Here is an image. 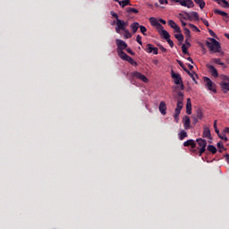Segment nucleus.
<instances>
[{
  "label": "nucleus",
  "instance_id": "obj_42",
  "mask_svg": "<svg viewBox=\"0 0 229 229\" xmlns=\"http://www.w3.org/2000/svg\"><path fill=\"white\" fill-rule=\"evenodd\" d=\"M182 51L184 55H189V51L187 50V47L185 45L182 46Z\"/></svg>",
  "mask_w": 229,
  "mask_h": 229
},
{
  "label": "nucleus",
  "instance_id": "obj_24",
  "mask_svg": "<svg viewBox=\"0 0 229 229\" xmlns=\"http://www.w3.org/2000/svg\"><path fill=\"white\" fill-rule=\"evenodd\" d=\"M194 3H196L199 6L200 10H203V8H205L206 4L204 0H194Z\"/></svg>",
  "mask_w": 229,
  "mask_h": 229
},
{
  "label": "nucleus",
  "instance_id": "obj_30",
  "mask_svg": "<svg viewBox=\"0 0 229 229\" xmlns=\"http://www.w3.org/2000/svg\"><path fill=\"white\" fill-rule=\"evenodd\" d=\"M126 12H128V13H139V10L132 7L126 8Z\"/></svg>",
  "mask_w": 229,
  "mask_h": 229
},
{
  "label": "nucleus",
  "instance_id": "obj_7",
  "mask_svg": "<svg viewBox=\"0 0 229 229\" xmlns=\"http://www.w3.org/2000/svg\"><path fill=\"white\" fill-rule=\"evenodd\" d=\"M184 15H186V17L188 18V21H199V14H198V13L196 12H191V13H184Z\"/></svg>",
  "mask_w": 229,
  "mask_h": 229
},
{
  "label": "nucleus",
  "instance_id": "obj_28",
  "mask_svg": "<svg viewBox=\"0 0 229 229\" xmlns=\"http://www.w3.org/2000/svg\"><path fill=\"white\" fill-rule=\"evenodd\" d=\"M119 4L122 6V8H124V6L130 5V0H123L119 2Z\"/></svg>",
  "mask_w": 229,
  "mask_h": 229
},
{
  "label": "nucleus",
  "instance_id": "obj_55",
  "mask_svg": "<svg viewBox=\"0 0 229 229\" xmlns=\"http://www.w3.org/2000/svg\"><path fill=\"white\" fill-rule=\"evenodd\" d=\"M180 21H181L182 28H185V26H187V22L183 21L182 19H180Z\"/></svg>",
  "mask_w": 229,
  "mask_h": 229
},
{
  "label": "nucleus",
  "instance_id": "obj_35",
  "mask_svg": "<svg viewBox=\"0 0 229 229\" xmlns=\"http://www.w3.org/2000/svg\"><path fill=\"white\" fill-rule=\"evenodd\" d=\"M127 62H128L129 64H131V65H134L135 67H137V65H138L137 62H136L135 60H133V58H131V57H130V56H129V58L127 59Z\"/></svg>",
  "mask_w": 229,
  "mask_h": 229
},
{
  "label": "nucleus",
  "instance_id": "obj_38",
  "mask_svg": "<svg viewBox=\"0 0 229 229\" xmlns=\"http://www.w3.org/2000/svg\"><path fill=\"white\" fill-rule=\"evenodd\" d=\"M184 35L187 38H191V30L187 28H184Z\"/></svg>",
  "mask_w": 229,
  "mask_h": 229
},
{
  "label": "nucleus",
  "instance_id": "obj_56",
  "mask_svg": "<svg viewBox=\"0 0 229 229\" xmlns=\"http://www.w3.org/2000/svg\"><path fill=\"white\" fill-rule=\"evenodd\" d=\"M185 44H186V46H189V47H191V43L189 42V38H186Z\"/></svg>",
  "mask_w": 229,
  "mask_h": 229
},
{
  "label": "nucleus",
  "instance_id": "obj_52",
  "mask_svg": "<svg viewBox=\"0 0 229 229\" xmlns=\"http://www.w3.org/2000/svg\"><path fill=\"white\" fill-rule=\"evenodd\" d=\"M160 4H169L168 0H159Z\"/></svg>",
  "mask_w": 229,
  "mask_h": 229
},
{
  "label": "nucleus",
  "instance_id": "obj_20",
  "mask_svg": "<svg viewBox=\"0 0 229 229\" xmlns=\"http://www.w3.org/2000/svg\"><path fill=\"white\" fill-rule=\"evenodd\" d=\"M161 30V31H159L160 35H162L163 38H165V40H167L169 38H171V35L169 34V32H167V30H164V29H159Z\"/></svg>",
  "mask_w": 229,
  "mask_h": 229
},
{
  "label": "nucleus",
  "instance_id": "obj_17",
  "mask_svg": "<svg viewBox=\"0 0 229 229\" xmlns=\"http://www.w3.org/2000/svg\"><path fill=\"white\" fill-rule=\"evenodd\" d=\"M183 146L184 148H188V146H191V148L194 149V148H196V142L194 141V140H188L184 141Z\"/></svg>",
  "mask_w": 229,
  "mask_h": 229
},
{
  "label": "nucleus",
  "instance_id": "obj_4",
  "mask_svg": "<svg viewBox=\"0 0 229 229\" xmlns=\"http://www.w3.org/2000/svg\"><path fill=\"white\" fill-rule=\"evenodd\" d=\"M128 27V23L124 21L117 19L115 31L116 33H121L122 31H126V28Z\"/></svg>",
  "mask_w": 229,
  "mask_h": 229
},
{
  "label": "nucleus",
  "instance_id": "obj_49",
  "mask_svg": "<svg viewBox=\"0 0 229 229\" xmlns=\"http://www.w3.org/2000/svg\"><path fill=\"white\" fill-rule=\"evenodd\" d=\"M173 30H174V31L176 33H182V30L180 29V26L176 25Z\"/></svg>",
  "mask_w": 229,
  "mask_h": 229
},
{
  "label": "nucleus",
  "instance_id": "obj_18",
  "mask_svg": "<svg viewBox=\"0 0 229 229\" xmlns=\"http://www.w3.org/2000/svg\"><path fill=\"white\" fill-rule=\"evenodd\" d=\"M203 137H205L206 139H212V135L210 134V129L207 126H204Z\"/></svg>",
  "mask_w": 229,
  "mask_h": 229
},
{
  "label": "nucleus",
  "instance_id": "obj_63",
  "mask_svg": "<svg viewBox=\"0 0 229 229\" xmlns=\"http://www.w3.org/2000/svg\"><path fill=\"white\" fill-rule=\"evenodd\" d=\"M153 64H155V65H158V60H154Z\"/></svg>",
  "mask_w": 229,
  "mask_h": 229
},
{
  "label": "nucleus",
  "instance_id": "obj_31",
  "mask_svg": "<svg viewBox=\"0 0 229 229\" xmlns=\"http://www.w3.org/2000/svg\"><path fill=\"white\" fill-rule=\"evenodd\" d=\"M153 49H154L153 45L148 44L147 47H146V48H145V51H146L147 53H153Z\"/></svg>",
  "mask_w": 229,
  "mask_h": 229
},
{
  "label": "nucleus",
  "instance_id": "obj_61",
  "mask_svg": "<svg viewBox=\"0 0 229 229\" xmlns=\"http://www.w3.org/2000/svg\"><path fill=\"white\" fill-rule=\"evenodd\" d=\"M188 67H189L190 71H192V69H194V66H192L191 64H188Z\"/></svg>",
  "mask_w": 229,
  "mask_h": 229
},
{
  "label": "nucleus",
  "instance_id": "obj_22",
  "mask_svg": "<svg viewBox=\"0 0 229 229\" xmlns=\"http://www.w3.org/2000/svg\"><path fill=\"white\" fill-rule=\"evenodd\" d=\"M214 13H216L217 15H221L222 17H225V19H229L228 13H225L219 9H215Z\"/></svg>",
  "mask_w": 229,
  "mask_h": 229
},
{
  "label": "nucleus",
  "instance_id": "obj_32",
  "mask_svg": "<svg viewBox=\"0 0 229 229\" xmlns=\"http://www.w3.org/2000/svg\"><path fill=\"white\" fill-rule=\"evenodd\" d=\"M185 137H187V131H182L179 133V139H180V140H183L185 139Z\"/></svg>",
  "mask_w": 229,
  "mask_h": 229
},
{
  "label": "nucleus",
  "instance_id": "obj_29",
  "mask_svg": "<svg viewBox=\"0 0 229 229\" xmlns=\"http://www.w3.org/2000/svg\"><path fill=\"white\" fill-rule=\"evenodd\" d=\"M174 37L176 38V39L179 41V42H183V34H182V32H180L179 34H174Z\"/></svg>",
  "mask_w": 229,
  "mask_h": 229
},
{
  "label": "nucleus",
  "instance_id": "obj_58",
  "mask_svg": "<svg viewBox=\"0 0 229 229\" xmlns=\"http://www.w3.org/2000/svg\"><path fill=\"white\" fill-rule=\"evenodd\" d=\"M181 19H182V21H189V18L187 17V15L182 16Z\"/></svg>",
  "mask_w": 229,
  "mask_h": 229
},
{
  "label": "nucleus",
  "instance_id": "obj_59",
  "mask_svg": "<svg viewBox=\"0 0 229 229\" xmlns=\"http://www.w3.org/2000/svg\"><path fill=\"white\" fill-rule=\"evenodd\" d=\"M187 60H188V62H191V64H194V61L192 60L191 57H188Z\"/></svg>",
  "mask_w": 229,
  "mask_h": 229
},
{
  "label": "nucleus",
  "instance_id": "obj_37",
  "mask_svg": "<svg viewBox=\"0 0 229 229\" xmlns=\"http://www.w3.org/2000/svg\"><path fill=\"white\" fill-rule=\"evenodd\" d=\"M140 32L142 33V35H145L146 36V31H148V29H146V27L145 26H143V25H140Z\"/></svg>",
  "mask_w": 229,
  "mask_h": 229
},
{
  "label": "nucleus",
  "instance_id": "obj_40",
  "mask_svg": "<svg viewBox=\"0 0 229 229\" xmlns=\"http://www.w3.org/2000/svg\"><path fill=\"white\" fill-rule=\"evenodd\" d=\"M176 25L177 24H176V22H174V21H173V20L168 21V26H170V28L174 29Z\"/></svg>",
  "mask_w": 229,
  "mask_h": 229
},
{
  "label": "nucleus",
  "instance_id": "obj_44",
  "mask_svg": "<svg viewBox=\"0 0 229 229\" xmlns=\"http://www.w3.org/2000/svg\"><path fill=\"white\" fill-rule=\"evenodd\" d=\"M157 47H159L160 51H162V53H167V49L164 47V46L157 45Z\"/></svg>",
  "mask_w": 229,
  "mask_h": 229
},
{
  "label": "nucleus",
  "instance_id": "obj_11",
  "mask_svg": "<svg viewBox=\"0 0 229 229\" xmlns=\"http://www.w3.org/2000/svg\"><path fill=\"white\" fill-rule=\"evenodd\" d=\"M220 89L224 94H228L229 91V82L222 81L220 82Z\"/></svg>",
  "mask_w": 229,
  "mask_h": 229
},
{
  "label": "nucleus",
  "instance_id": "obj_14",
  "mask_svg": "<svg viewBox=\"0 0 229 229\" xmlns=\"http://www.w3.org/2000/svg\"><path fill=\"white\" fill-rule=\"evenodd\" d=\"M159 112L162 114V115H165V114H167V106L165 105V102H160Z\"/></svg>",
  "mask_w": 229,
  "mask_h": 229
},
{
  "label": "nucleus",
  "instance_id": "obj_1",
  "mask_svg": "<svg viewBox=\"0 0 229 229\" xmlns=\"http://www.w3.org/2000/svg\"><path fill=\"white\" fill-rule=\"evenodd\" d=\"M209 41H206V46L208 47L209 51H213V53H221V44L216 38H209Z\"/></svg>",
  "mask_w": 229,
  "mask_h": 229
},
{
  "label": "nucleus",
  "instance_id": "obj_19",
  "mask_svg": "<svg viewBox=\"0 0 229 229\" xmlns=\"http://www.w3.org/2000/svg\"><path fill=\"white\" fill-rule=\"evenodd\" d=\"M183 125L186 130L191 128V118H189V116L183 117Z\"/></svg>",
  "mask_w": 229,
  "mask_h": 229
},
{
  "label": "nucleus",
  "instance_id": "obj_51",
  "mask_svg": "<svg viewBox=\"0 0 229 229\" xmlns=\"http://www.w3.org/2000/svg\"><path fill=\"white\" fill-rule=\"evenodd\" d=\"M111 15H112V17H114V19H115L116 21H117V19H119V15H117V13H114V12H111Z\"/></svg>",
  "mask_w": 229,
  "mask_h": 229
},
{
  "label": "nucleus",
  "instance_id": "obj_12",
  "mask_svg": "<svg viewBox=\"0 0 229 229\" xmlns=\"http://www.w3.org/2000/svg\"><path fill=\"white\" fill-rule=\"evenodd\" d=\"M149 22L152 26H157V30H164V26H162V24H160V22H158V21H157V19L151 17L149 19Z\"/></svg>",
  "mask_w": 229,
  "mask_h": 229
},
{
  "label": "nucleus",
  "instance_id": "obj_36",
  "mask_svg": "<svg viewBox=\"0 0 229 229\" xmlns=\"http://www.w3.org/2000/svg\"><path fill=\"white\" fill-rule=\"evenodd\" d=\"M216 146L219 149V153H223V151H225V146L223 145V142H218Z\"/></svg>",
  "mask_w": 229,
  "mask_h": 229
},
{
  "label": "nucleus",
  "instance_id": "obj_33",
  "mask_svg": "<svg viewBox=\"0 0 229 229\" xmlns=\"http://www.w3.org/2000/svg\"><path fill=\"white\" fill-rule=\"evenodd\" d=\"M177 64L180 65V67H182V69H183L185 72H189V70L187 69V67H185V64H183L182 61L177 60Z\"/></svg>",
  "mask_w": 229,
  "mask_h": 229
},
{
  "label": "nucleus",
  "instance_id": "obj_45",
  "mask_svg": "<svg viewBox=\"0 0 229 229\" xmlns=\"http://www.w3.org/2000/svg\"><path fill=\"white\" fill-rule=\"evenodd\" d=\"M166 42L169 44L170 47H174V43L173 42V40H171V38H168V39H166Z\"/></svg>",
  "mask_w": 229,
  "mask_h": 229
},
{
  "label": "nucleus",
  "instance_id": "obj_41",
  "mask_svg": "<svg viewBox=\"0 0 229 229\" xmlns=\"http://www.w3.org/2000/svg\"><path fill=\"white\" fill-rule=\"evenodd\" d=\"M136 42H138V44H140V46H142V36L138 35L136 37Z\"/></svg>",
  "mask_w": 229,
  "mask_h": 229
},
{
  "label": "nucleus",
  "instance_id": "obj_21",
  "mask_svg": "<svg viewBox=\"0 0 229 229\" xmlns=\"http://www.w3.org/2000/svg\"><path fill=\"white\" fill-rule=\"evenodd\" d=\"M217 4L223 6V8H229V3L226 0H214Z\"/></svg>",
  "mask_w": 229,
  "mask_h": 229
},
{
  "label": "nucleus",
  "instance_id": "obj_54",
  "mask_svg": "<svg viewBox=\"0 0 229 229\" xmlns=\"http://www.w3.org/2000/svg\"><path fill=\"white\" fill-rule=\"evenodd\" d=\"M152 53H153L154 55H158V48L154 47V48H153V50H152Z\"/></svg>",
  "mask_w": 229,
  "mask_h": 229
},
{
  "label": "nucleus",
  "instance_id": "obj_6",
  "mask_svg": "<svg viewBox=\"0 0 229 229\" xmlns=\"http://www.w3.org/2000/svg\"><path fill=\"white\" fill-rule=\"evenodd\" d=\"M131 74L132 78H136V80H140V81H143V83H148V77H146L140 72H132Z\"/></svg>",
  "mask_w": 229,
  "mask_h": 229
},
{
  "label": "nucleus",
  "instance_id": "obj_47",
  "mask_svg": "<svg viewBox=\"0 0 229 229\" xmlns=\"http://www.w3.org/2000/svg\"><path fill=\"white\" fill-rule=\"evenodd\" d=\"M218 137H219V139H221L222 140H225V142L228 140V138L226 137V135H221V134H219V132H218Z\"/></svg>",
  "mask_w": 229,
  "mask_h": 229
},
{
  "label": "nucleus",
  "instance_id": "obj_8",
  "mask_svg": "<svg viewBox=\"0 0 229 229\" xmlns=\"http://www.w3.org/2000/svg\"><path fill=\"white\" fill-rule=\"evenodd\" d=\"M204 81L206 83V87L208 89V90H211L212 92H216L214 82H212V80L208 77H204Z\"/></svg>",
  "mask_w": 229,
  "mask_h": 229
},
{
  "label": "nucleus",
  "instance_id": "obj_25",
  "mask_svg": "<svg viewBox=\"0 0 229 229\" xmlns=\"http://www.w3.org/2000/svg\"><path fill=\"white\" fill-rule=\"evenodd\" d=\"M212 64H216V65L225 66V63L221 62V58H213Z\"/></svg>",
  "mask_w": 229,
  "mask_h": 229
},
{
  "label": "nucleus",
  "instance_id": "obj_50",
  "mask_svg": "<svg viewBox=\"0 0 229 229\" xmlns=\"http://www.w3.org/2000/svg\"><path fill=\"white\" fill-rule=\"evenodd\" d=\"M222 81H225V82L229 83V77L226 75L222 76Z\"/></svg>",
  "mask_w": 229,
  "mask_h": 229
},
{
  "label": "nucleus",
  "instance_id": "obj_23",
  "mask_svg": "<svg viewBox=\"0 0 229 229\" xmlns=\"http://www.w3.org/2000/svg\"><path fill=\"white\" fill-rule=\"evenodd\" d=\"M139 28H140L139 22H133L131 24V31H132V33H137Z\"/></svg>",
  "mask_w": 229,
  "mask_h": 229
},
{
  "label": "nucleus",
  "instance_id": "obj_13",
  "mask_svg": "<svg viewBox=\"0 0 229 229\" xmlns=\"http://www.w3.org/2000/svg\"><path fill=\"white\" fill-rule=\"evenodd\" d=\"M182 108H183V100H177V107L175 108L174 115H180Z\"/></svg>",
  "mask_w": 229,
  "mask_h": 229
},
{
  "label": "nucleus",
  "instance_id": "obj_2",
  "mask_svg": "<svg viewBox=\"0 0 229 229\" xmlns=\"http://www.w3.org/2000/svg\"><path fill=\"white\" fill-rule=\"evenodd\" d=\"M171 76L174 80V83H175V85H181V90H183V89H185V86L183 85V81L182 80V76L180 75V73H176L174 70H172Z\"/></svg>",
  "mask_w": 229,
  "mask_h": 229
},
{
  "label": "nucleus",
  "instance_id": "obj_43",
  "mask_svg": "<svg viewBox=\"0 0 229 229\" xmlns=\"http://www.w3.org/2000/svg\"><path fill=\"white\" fill-rule=\"evenodd\" d=\"M214 129L216 133L219 134V130L217 129V120H215L214 122Z\"/></svg>",
  "mask_w": 229,
  "mask_h": 229
},
{
  "label": "nucleus",
  "instance_id": "obj_34",
  "mask_svg": "<svg viewBox=\"0 0 229 229\" xmlns=\"http://www.w3.org/2000/svg\"><path fill=\"white\" fill-rule=\"evenodd\" d=\"M176 99L177 101H183V92L178 91Z\"/></svg>",
  "mask_w": 229,
  "mask_h": 229
},
{
  "label": "nucleus",
  "instance_id": "obj_62",
  "mask_svg": "<svg viewBox=\"0 0 229 229\" xmlns=\"http://www.w3.org/2000/svg\"><path fill=\"white\" fill-rule=\"evenodd\" d=\"M225 158H226V160H227V164H229V154H227V155L225 156Z\"/></svg>",
  "mask_w": 229,
  "mask_h": 229
},
{
  "label": "nucleus",
  "instance_id": "obj_48",
  "mask_svg": "<svg viewBox=\"0 0 229 229\" xmlns=\"http://www.w3.org/2000/svg\"><path fill=\"white\" fill-rule=\"evenodd\" d=\"M208 33L211 37H214V38H217V35H216V32H214V30H208Z\"/></svg>",
  "mask_w": 229,
  "mask_h": 229
},
{
  "label": "nucleus",
  "instance_id": "obj_46",
  "mask_svg": "<svg viewBox=\"0 0 229 229\" xmlns=\"http://www.w3.org/2000/svg\"><path fill=\"white\" fill-rule=\"evenodd\" d=\"M186 72L193 80V81H196V77H194V74H196V73H191L189 70Z\"/></svg>",
  "mask_w": 229,
  "mask_h": 229
},
{
  "label": "nucleus",
  "instance_id": "obj_39",
  "mask_svg": "<svg viewBox=\"0 0 229 229\" xmlns=\"http://www.w3.org/2000/svg\"><path fill=\"white\" fill-rule=\"evenodd\" d=\"M123 31L125 33V35H124L125 38H131V34L130 30L125 29V30H123Z\"/></svg>",
  "mask_w": 229,
  "mask_h": 229
},
{
  "label": "nucleus",
  "instance_id": "obj_10",
  "mask_svg": "<svg viewBox=\"0 0 229 229\" xmlns=\"http://www.w3.org/2000/svg\"><path fill=\"white\" fill-rule=\"evenodd\" d=\"M117 51H123L128 47V44L124 42L123 39H116Z\"/></svg>",
  "mask_w": 229,
  "mask_h": 229
},
{
  "label": "nucleus",
  "instance_id": "obj_57",
  "mask_svg": "<svg viewBox=\"0 0 229 229\" xmlns=\"http://www.w3.org/2000/svg\"><path fill=\"white\" fill-rule=\"evenodd\" d=\"M159 22H161V24H166L165 20L164 19H159Z\"/></svg>",
  "mask_w": 229,
  "mask_h": 229
},
{
  "label": "nucleus",
  "instance_id": "obj_53",
  "mask_svg": "<svg viewBox=\"0 0 229 229\" xmlns=\"http://www.w3.org/2000/svg\"><path fill=\"white\" fill-rule=\"evenodd\" d=\"M127 53H129V55H131L132 56L135 55V54L133 53L132 50H131V48H126Z\"/></svg>",
  "mask_w": 229,
  "mask_h": 229
},
{
  "label": "nucleus",
  "instance_id": "obj_60",
  "mask_svg": "<svg viewBox=\"0 0 229 229\" xmlns=\"http://www.w3.org/2000/svg\"><path fill=\"white\" fill-rule=\"evenodd\" d=\"M203 24H205V26L208 27V21L207 20H203Z\"/></svg>",
  "mask_w": 229,
  "mask_h": 229
},
{
  "label": "nucleus",
  "instance_id": "obj_9",
  "mask_svg": "<svg viewBox=\"0 0 229 229\" xmlns=\"http://www.w3.org/2000/svg\"><path fill=\"white\" fill-rule=\"evenodd\" d=\"M207 69L209 70V72L213 76V78H219V72H217V69L212 64H206Z\"/></svg>",
  "mask_w": 229,
  "mask_h": 229
},
{
  "label": "nucleus",
  "instance_id": "obj_27",
  "mask_svg": "<svg viewBox=\"0 0 229 229\" xmlns=\"http://www.w3.org/2000/svg\"><path fill=\"white\" fill-rule=\"evenodd\" d=\"M188 26L191 28V30H192V31H197V33H199L201 31L198 27H196V25L192 23H189Z\"/></svg>",
  "mask_w": 229,
  "mask_h": 229
},
{
  "label": "nucleus",
  "instance_id": "obj_26",
  "mask_svg": "<svg viewBox=\"0 0 229 229\" xmlns=\"http://www.w3.org/2000/svg\"><path fill=\"white\" fill-rule=\"evenodd\" d=\"M208 150H209L210 153H212L213 155L217 153V148H216V147L214 145H208Z\"/></svg>",
  "mask_w": 229,
  "mask_h": 229
},
{
  "label": "nucleus",
  "instance_id": "obj_16",
  "mask_svg": "<svg viewBox=\"0 0 229 229\" xmlns=\"http://www.w3.org/2000/svg\"><path fill=\"white\" fill-rule=\"evenodd\" d=\"M186 113L188 114V115H191V114H192V104L191 103V98H187Z\"/></svg>",
  "mask_w": 229,
  "mask_h": 229
},
{
  "label": "nucleus",
  "instance_id": "obj_15",
  "mask_svg": "<svg viewBox=\"0 0 229 229\" xmlns=\"http://www.w3.org/2000/svg\"><path fill=\"white\" fill-rule=\"evenodd\" d=\"M118 56L124 60V62H127V60L130 58V55H128L123 50H118Z\"/></svg>",
  "mask_w": 229,
  "mask_h": 229
},
{
  "label": "nucleus",
  "instance_id": "obj_64",
  "mask_svg": "<svg viewBox=\"0 0 229 229\" xmlns=\"http://www.w3.org/2000/svg\"><path fill=\"white\" fill-rule=\"evenodd\" d=\"M225 37H226V38L229 39V34H228V33H225Z\"/></svg>",
  "mask_w": 229,
  "mask_h": 229
},
{
  "label": "nucleus",
  "instance_id": "obj_5",
  "mask_svg": "<svg viewBox=\"0 0 229 229\" xmlns=\"http://www.w3.org/2000/svg\"><path fill=\"white\" fill-rule=\"evenodd\" d=\"M174 3H179L181 6H185L186 8H194V2L192 0H173Z\"/></svg>",
  "mask_w": 229,
  "mask_h": 229
},
{
  "label": "nucleus",
  "instance_id": "obj_3",
  "mask_svg": "<svg viewBox=\"0 0 229 229\" xmlns=\"http://www.w3.org/2000/svg\"><path fill=\"white\" fill-rule=\"evenodd\" d=\"M196 142L199 146V157H201L203 155V153H205V151H207V140H203V139H197Z\"/></svg>",
  "mask_w": 229,
  "mask_h": 229
}]
</instances>
